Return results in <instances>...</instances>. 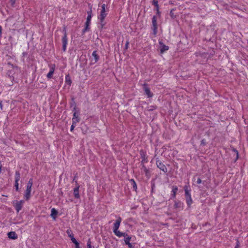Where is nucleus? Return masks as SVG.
<instances>
[{
	"mask_svg": "<svg viewBox=\"0 0 248 248\" xmlns=\"http://www.w3.org/2000/svg\"><path fill=\"white\" fill-rule=\"evenodd\" d=\"M33 182L32 179H30L27 185L26 190L24 194V198L26 201H28L31 198V187L32 186Z\"/></svg>",
	"mask_w": 248,
	"mask_h": 248,
	"instance_id": "f257e3e1",
	"label": "nucleus"
},
{
	"mask_svg": "<svg viewBox=\"0 0 248 248\" xmlns=\"http://www.w3.org/2000/svg\"><path fill=\"white\" fill-rule=\"evenodd\" d=\"M122 221V218L120 217H119L116 222L114 223L113 231L114 233L117 236H121L122 235V232L120 231H119V228L120 226L121 222Z\"/></svg>",
	"mask_w": 248,
	"mask_h": 248,
	"instance_id": "f03ea898",
	"label": "nucleus"
},
{
	"mask_svg": "<svg viewBox=\"0 0 248 248\" xmlns=\"http://www.w3.org/2000/svg\"><path fill=\"white\" fill-rule=\"evenodd\" d=\"M157 16H154L152 19V27L153 33L154 36H156L157 33Z\"/></svg>",
	"mask_w": 248,
	"mask_h": 248,
	"instance_id": "7ed1b4c3",
	"label": "nucleus"
},
{
	"mask_svg": "<svg viewBox=\"0 0 248 248\" xmlns=\"http://www.w3.org/2000/svg\"><path fill=\"white\" fill-rule=\"evenodd\" d=\"M108 9L107 8L106 5L103 3L101 5L99 15L98 17H106L108 15Z\"/></svg>",
	"mask_w": 248,
	"mask_h": 248,
	"instance_id": "20e7f679",
	"label": "nucleus"
},
{
	"mask_svg": "<svg viewBox=\"0 0 248 248\" xmlns=\"http://www.w3.org/2000/svg\"><path fill=\"white\" fill-rule=\"evenodd\" d=\"M24 203V200H20V201L14 202H13L14 206L17 213H18L21 210Z\"/></svg>",
	"mask_w": 248,
	"mask_h": 248,
	"instance_id": "39448f33",
	"label": "nucleus"
},
{
	"mask_svg": "<svg viewBox=\"0 0 248 248\" xmlns=\"http://www.w3.org/2000/svg\"><path fill=\"white\" fill-rule=\"evenodd\" d=\"M99 59V56L97 54V51H93L92 56L90 57L91 64L95 63Z\"/></svg>",
	"mask_w": 248,
	"mask_h": 248,
	"instance_id": "423d86ee",
	"label": "nucleus"
},
{
	"mask_svg": "<svg viewBox=\"0 0 248 248\" xmlns=\"http://www.w3.org/2000/svg\"><path fill=\"white\" fill-rule=\"evenodd\" d=\"M63 31L64 32V35L62 39V50L63 51H65L66 49V46L67 44V38L66 31L63 30Z\"/></svg>",
	"mask_w": 248,
	"mask_h": 248,
	"instance_id": "0eeeda50",
	"label": "nucleus"
},
{
	"mask_svg": "<svg viewBox=\"0 0 248 248\" xmlns=\"http://www.w3.org/2000/svg\"><path fill=\"white\" fill-rule=\"evenodd\" d=\"M156 164L157 167L164 172L166 173L167 172L168 170L166 167L163 163L159 160H157L156 161Z\"/></svg>",
	"mask_w": 248,
	"mask_h": 248,
	"instance_id": "6e6552de",
	"label": "nucleus"
},
{
	"mask_svg": "<svg viewBox=\"0 0 248 248\" xmlns=\"http://www.w3.org/2000/svg\"><path fill=\"white\" fill-rule=\"evenodd\" d=\"M143 89L145 93L147 95L148 98H151L153 96V93L151 92L147 84L144 83L143 84Z\"/></svg>",
	"mask_w": 248,
	"mask_h": 248,
	"instance_id": "1a4fd4ad",
	"label": "nucleus"
},
{
	"mask_svg": "<svg viewBox=\"0 0 248 248\" xmlns=\"http://www.w3.org/2000/svg\"><path fill=\"white\" fill-rule=\"evenodd\" d=\"M122 235L121 236H118L119 237H124V241L125 244H129L130 241L131 239V236L128 235L125 232H122Z\"/></svg>",
	"mask_w": 248,
	"mask_h": 248,
	"instance_id": "9d476101",
	"label": "nucleus"
},
{
	"mask_svg": "<svg viewBox=\"0 0 248 248\" xmlns=\"http://www.w3.org/2000/svg\"><path fill=\"white\" fill-rule=\"evenodd\" d=\"M105 17H98V19L99 20L98 28L100 30H102L103 29L104 26L106 24V22L105 21Z\"/></svg>",
	"mask_w": 248,
	"mask_h": 248,
	"instance_id": "9b49d317",
	"label": "nucleus"
},
{
	"mask_svg": "<svg viewBox=\"0 0 248 248\" xmlns=\"http://www.w3.org/2000/svg\"><path fill=\"white\" fill-rule=\"evenodd\" d=\"M55 64H52L50 66V71L46 75V77L48 78H51L52 77V76L55 71Z\"/></svg>",
	"mask_w": 248,
	"mask_h": 248,
	"instance_id": "f8f14e48",
	"label": "nucleus"
},
{
	"mask_svg": "<svg viewBox=\"0 0 248 248\" xmlns=\"http://www.w3.org/2000/svg\"><path fill=\"white\" fill-rule=\"evenodd\" d=\"M184 203L179 201H175L174 207L175 208L178 209L179 210H182L183 209Z\"/></svg>",
	"mask_w": 248,
	"mask_h": 248,
	"instance_id": "ddd939ff",
	"label": "nucleus"
},
{
	"mask_svg": "<svg viewBox=\"0 0 248 248\" xmlns=\"http://www.w3.org/2000/svg\"><path fill=\"white\" fill-rule=\"evenodd\" d=\"M79 186L78 184H77V186L73 190V194L74 197L76 199H79L80 198V195L79 194Z\"/></svg>",
	"mask_w": 248,
	"mask_h": 248,
	"instance_id": "4468645a",
	"label": "nucleus"
},
{
	"mask_svg": "<svg viewBox=\"0 0 248 248\" xmlns=\"http://www.w3.org/2000/svg\"><path fill=\"white\" fill-rule=\"evenodd\" d=\"M159 45L160 46V52L161 53H164L165 51L169 49V46L164 45L161 42H159Z\"/></svg>",
	"mask_w": 248,
	"mask_h": 248,
	"instance_id": "2eb2a0df",
	"label": "nucleus"
},
{
	"mask_svg": "<svg viewBox=\"0 0 248 248\" xmlns=\"http://www.w3.org/2000/svg\"><path fill=\"white\" fill-rule=\"evenodd\" d=\"M178 187L177 186H172V194H171V198H175L176 195L177 194V192L178 191Z\"/></svg>",
	"mask_w": 248,
	"mask_h": 248,
	"instance_id": "dca6fc26",
	"label": "nucleus"
},
{
	"mask_svg": "<svg viewBox=\"0 0 248 248\" xmlns=\"http://www.w3.org/2000/svg\"><path fill=\"white\" fill-rule=\"evenodd\" d=\"M8 236L12 239H16L17 238V235L15 232H10L8 233Z\"/></svg>",
	"mask_w": 248,
	"mask_h": 248,
	"instance_id": "f3484780",
	"label": "nucleus"
},
{
	"mask_svg": "<svg viewBox=\"0 0 248 248\" xmlns=\"http://www.w3.org/2000/svg\"><path fill=\"white\" fill-rule=\"evenodd\" d=\"M140 155L142 158L141 164H143L144 162H147L148 161L147 157H146L145 153L142 151H140Z\"/></svg>",
	"mask_w": 248,
	"mask_h": 248,
	"instance_id": "a211bd4d",
	"label": "nucleus"
},
{
	"mask_svg": "<svg viewBox=\"0 0 248 248\" xmlns=\"http://www.w3.org/2000/svg\"><path fill=\"white\" fill-rule=\"evenodd\" d=\"M58 213V211L55 208H52L51 209L50 216L53 219H56Z\"/></svg>",
	"mask_w": 248,
	"mask_h": 248,
	"instance_id": "6ab92c4d",
	"label": "nucleus"
},
{
	"mask_svg": "<svg viewBox=\"0 0 248 248\" xmlns=\"http://www.w3.org/2000/svg\"><path fill=\"white\" fill-rule=\"evenodd\" d=\"M141 170L144 171L147 177L150 176V171L144 164L142 165Z\"/></svg>",
	"mask_w": 248,
	"mask_h": 248,
	"instance_id": "aec40b11",
	"label": "nucleus"
},
{
	"mask_svg": "<svg viewBox=\"0 0 248 248\" xmlns=\"http://www.w3.org/2000/svg\"><path fill=\"white\" fill-rule=\"evenodd\" d=\"M184 190H185V195L186 197L191 196V194L190 193V190L188 189V186H184Z\"/></svg>",
	"mask_w": 248,
	"mask_h": 248,
	"instance_id": "412c9836",
	"label": "nucleus"
},
{
	"mask_svg": "<svg viewBox=\"0 0 248 248\" xmlns=\"http://www.w3.org/2000/svg\"><path fill=\"white\" fill-rule=\"evenodd\" d=\"M186 203L187 204V206L188 207H190V205H191V204L193 202L191 197V196H189V197H186Z\"/></svg>",
	"mask_w": 248,
	"mask_h": 248,
	"instance_id": "4be33fe9",
	"label": "nucleus"
},
{
	"mask_svg": "<svg viewBox=\"0 0 248 248\" xmlns=\"http://www.w3.org/2000/svg\"><path fill=\"white\" fill-rule=\"evenodd\" d=\"M87 14H88V16H87V21H89V22H91V18H92V9H91L90 10L87 11Z\"/></svg>",
	"mask_w": 248,
	"mask_h": 248,
	"instance_id": "5701e85b",
	"label": "nucleus"
},
{
	"mask_svg": "<svg viewBox=\"0 0 248 248\" xmlns=\"http://www.w3.org/2000/svg\"><path fill=\"white\" fill-rule=\"evenodd\" d=\"M65 83L69 86H70L72 83V80L69 75H67L65 76Z\"/></svg>",
	"mask_w": 248,
	"mask_h": 248,
	"instance_id": "b1692460",
	"label": "nucleus"
},
{
	"mask_svg": "<svg viewBox=\"0 0 248 248\" xmlns=\"http://www.w3.org/2000/svg\"><path fill=\"white\" fill-rule=\"evenodd\" d=\"M91 23V22L87 21L85 23V27L83 30V32L85 33V32L89 31V26Z\"/></svg>",
	"mask_w": 248,
	"mask_h": 248,
	"instance_id": "393cba45",
	"label": "nucleus"
},
{
	"mask_svg": "<svg viewBox=\"0 0 248 248\" xmlns=\"http://www.w3.org/2000/svg\"><path fill=\"white\" fill-rule=\"evenodd\" d=\"M129 181H130V182L131 183V185L132 186V187H133V189L135 190H136L137 189V184H136V182L135 181V180L134 179H131Z\"/></svg>",
	"mask_w": 248,
	"mask_h": 248,
	"instance_id": "a878e982",
	"label": "nucleus"
},
{
	"mask_svg": "<svg viewBox=\"0 0 248 248\" xmlns=\"http://www.w3.org/2000/svg\"><path fill=\"white\" fill-rule=\"evenodd\" d=\"M20 179V174L19 171H16L15 173V182H18Z\"/></svg>",
	"mask_w": 248,
	"mask_h": 248,
	"instance_id": "bb28decb",
	"label": "nucleus"
},
{
	"mask_svg": "<svg viewBox=\"0 0 248 248\" xmlns=\"http://www.w3.org/2000/svg\"><path fill=\"white\" fill-rule=\"evenodd\" d=\"M152 3L155 7V9H159V5L158 4L157 0H153L152 1Z\"/></svg>",
	"mask_w": 248,
	"mask_h": 248,
	"instance_id": "cd10ccee",
	"label": "nucleus"
},
{
	"mask_svg": "<svg viewBox=\"0 0 248 248\" xmlns=\"http://www.w3.org/2000/svg\"><path fill=\"white\" fill-rule=\"evenodd\" d=\"M92 242L90 239H89L87 241V248H92Z\"/></svg>",
	"mask_w": 248,
	"mask_h": 248,
	"instance_id": "c85d7f7f",
	"label": "nucleus"
},
{
	"mask_svg": "<svg viewBox=\"0 0 248 248\" xmlns=\"http://www.w3.org/2000/svg\"><path fill=\"white\" fill-rule=\"evenodd\" d=\"M15 187L16 188V191H19V187H18V182H15Z\"/></svg>",
	"mask_w": 248,
	"mask_h": 248,
	"instance_id": "c756f323",
	"label": "nucleus"
},
{
	"mask_svg": "<svg viewBox=\"0 0 248 248\" xmlns=\"http://www.w3.org/2000/svg\"><path fill=\"white\" fill-rule=\"evenodd\" d=\"M79 118H76V119H72V122L73 124H76L77 123L79 122Z\"/></svg>",
	"mask_w": 248,
	"mask_h": 248,
	"instance_id": "7c9ffc66",
	"label": "nucleus"
},
{
	"mask_svg": "<svg viewBox=\"0 0 248 248\" xmlns=\"http://www.w3.org/2000/svg\"><path fill=\"white\" fill-rule=\"evenodd\" d=\"M76 118H78V115L77 114L76 112H75L73 114V118L72 119H76Z\"/></svg>",
	"mask_w": 248,
	"mask_h": 248,
	"instance_id": "2f4dec72",
	"label": "nucleus"
},
{
	"mask_svg": "<svg viewBox=\"0 0 248 248\" xmlns=\"http://www.w3.org/2000/svg\"><path fill=\"white\" fill-rule=\"evenodd\" d=\"M71 241L75 244H76L77 242H78L74 237H72Z\"/></svg>",
	"mask_w": 248,
	"mask_h": 248,
	"instance_id": "473e14b6",
	"label": "nucleus"
},
{
	"mask_svg": "<svg viewBox=\"0 0 248 248\" xmlns=\"http://www.w3.org/2000/svg\"><path fill=\"white\" fill-rule=\"evenodd\" d=\"M75 124H73V123H72V124L71 126V128H70V131H72L73 130V129H74V128L75 127Z\"/></svg>",
	"mask_w": 248,
	"mask_h": 248,
	"instance_id": "72a5a7b5",
	"label": "nucleus"
},
{
	"mask_svg": "<svg viewBox=\"0 0 248 248\" xmlns=\"http://www.w3.org/2000/svg\"><path fill=\"white\" fill-rule=\"evenodd\" d=\"M10 2L11 3L12 6H14L16 2V0H10Z\"/></svg>",
	"mask_w": 248,
	"mask_h": 248,
	"instance_id": "f704fd0d",
	"label": "nucleus"
},
{
	"mask_svg": "<svg viewBox=\"0 0 248 248\" xmlns=\"http://www.w3.org/2000/svg\"><path fill=\"white\" fill-rule=\"evenodd\" d=\"M155 10H156V14H157V16H158V17H159V16H160V12H159V9H155Z\"/></svg>",
	"mask_w": 248,
	"mask_h": 248,
	"instance_id": "c9c22d12",
	"label": "nucleus"
},
{
	"mask_svg": "<svg viewBox=\"0 0 248 248\" xmlns=\"http://www.w3.org/2000/svg\"><path fill=\"white\" fill-rule=\"evenodd\" d=\"M202 181L201 179L200 178H198L197 179V183L198 184H200L202 183Z\"/></svg>",
	"mask_w": 248,
	"mask_h": 248,
	"instance_id": "e433bc0d",
	"label": "nucleus"
},
{
	"mask_svg": "<svg viewBox=\"0 0 248 248\" xmlns=\"http://www.w3.org/2000/svg\"><path fill=\"white\" fill-rule=\"evenodd\" d=\"M75 245L76 248H80L79 247V244L78 242H77Z\"/></svg>",
	"mask_w": 248,
	"mask_h": 248,
	"instance_id": "4c0bfd02",
	"label": "nucleus"
},
{
	"mask_svg": "<svg viewBox=\"0 0 248 248\" xmlns=\"http://www.w3.org/2000/svg\"><path fill=\"white\" fill-rule=\"evenodd\" d=\"M234 151L236 153V158L237 159L238 158V155H239L238 152L235 149H234Z\"/></svg>",
	"mask_w": 248,
	"mask_h": 248,
	"instance_id": "58836bf2",
	"label": "nucleus"
},
{
	"mask_svg": "<svg viewBox=\"0 0 248 248\" xmlns=\"http://www.w3.org/2000/svg\"><path fill=\"white\" fill-rule=\"evenodd\" d=\"M239 242L237 241V244L235 247V248H239Z\"/></svg>",
	"mask_w": 248,
	"mask_h": 248,
	"instance_id": "ea45409f",
	"label": "nucleus"
},
{
	"mask_svg": "<svg viewBox=\"0 0 248 248\" xmlns=\"http://www.w3.org/2000/svg\"><path fill=\"white\" fill-rule=\"evenodd\" d=\"M128 45H129V42L128 41H127L126 43L125 46L126 49H127L128 48Z\"/></svg>",
	"mask_w": 248,
	"mask_h": 248,
	"instance_id": "a19ab883",
	"label": "nucleus"
},
{
	"mask_svg": "<svg viewBox=\"0 0 248 248\" xmlns=\"http://www.w3.org/2000/svg\"><path fill=\"white\" fill-rule=\"evenodd\" d=\"M3 106H2V103L1 102H0V110H2L3 108H2Z\"/></svg>",
	"mask_w": 248,
	"mask_h": 248,
	"instance_id": "79ce46f5",
	"label": "nucleus"
},
{
	"mask_svg": "<svg viewBox=\"0 0 248 248\" xmlns=\"http://www.w3.org/2000/svg\"><path fill=\"white\" fill-rule=\"evenodd\" d=\"M205 144V140H202L201 141V144L204 145Z\"/></svg>",
	"mask_w": 248,
	"mask_h": 248,
	"instance_id": "37998d69",
	"label": "nucleus"
},
{
	"mask_svg": "<svg viewBox=\"0 0 248 248\" xmlns=\"http://www.w3.org/2000/svg\"><path fill=\"white\" fill-rule=\"evenodd\" d=\"M126 245H127L129 248H132V245L130 243H129V244H126Z\"/></svg>",
	"mask_w": 248,
	"mask_h": 248,
	"instance_id": "c03bdc74",
	"label": "nucleus"
},
{
	"mask_svg": "<svg viewBox=\"0 0 248 248\" xmlns=\"http://www.w3.org/2000/svg\"><path fill=\"white\" fill-rule=\"evenodd\" d=\"M1 32H2V28H1V26L0 25V36H1Z\"/></svg>",
	"mask_w": 248,
	"mask_h": 248,
	"instance_id": "a18cd8bd",
	"label": "nucleus"
},
{
	"mask_svg": "<svg viewBox=\"0 0 248 248\" xmlns=\"http://www.w3.org/2000/svg\"><path fill=\"white\" fill-rule=\"evenodd\" d=\"M1 167H2L1 163V162L0 161V173L1 172Z\"/></svg>",
	"mask_w": 248,
	"mask_h": 248,
	"instance_id": "49530a36",
	"label": "nucleus"
},
{
	"mask_svg": "<svg viewBox=\"0 0 248 248\" xmlns=\"http://www.w3.org/2000/svg\"><path fill=\"white\" fill-rule=\"evenodd\" d=\"M170 15H173V13H172V10H171V11H170Z\"/></svg>",
	"mask_w": 248,
	"mask_h": 248,
	"instance_id": "de8ad7c7",
	"label": "nucleus"
},
{
	"mask_svg": "<svg viewBox=\"0 0 248 248\" xmlns=\"http://www.w3.org/2000/svg\"><path fill=\"white\" fill-rule=\"evenodd\" d=\"M74 110L76 109V106L74 108Z\"/></svg>",
	"mask_w": 248,
	"mask_h": 248,
	"instance_id": "09e8293b",
	"label": "nucleus"
}]
</instances>
